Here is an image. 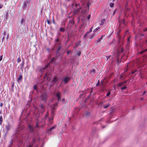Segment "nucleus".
<instances>
[{"label":"nucleus","instance_id":"f257e3e1","mask_svg":"<svg viewBox=\"0 0 147 147\" xmlns=\"http://www.w3.org/2000/svg\"><path fill=\"white\" fill-rule=\"evenodd\" d=\"M48 98L47 94L45 92L42 94L40 96V99L41 101H43L44 102L46 103L47 99Z\"/></svg>","mask_w":147,"mask_h":147},{"label":"nucleus","instance_id":"f03ea898","mask_svg":"<svg viewBox=\"0 0 147 147\" xmlns=\"http://www.w3.org/2000/svg\"><path fill=\"white\" fill-rule=\"evenodd\" d=\"M70 79L69 77H66L63 80V81L65 84H67L68 82V81Z\"/></svg>","mask_w":147,"mask_h":147},{"label":"nucleus","instance_id":"7ed1b4c3","mask_svg":"<svg viewBox=\"0 0 147 147\" xmlns=\"http://www.w3.org/2000/svg\"><path fill=\"white\" fill-rule=\"evenodd\" d=\"M5 128L7 132H8L10 129V125L9 123H8L7 124L5 125Z\"/></svg>","mask_w":147,"mask_h":147},{"label":"nucleus","instance_id":"20e7f679","mask_svg":"<svg viewBox=\"0 0 147 147\" xmlns=\"http://www.w3.org/2000/svg\"><path fill=\"white\" fill-rule=\"evenodd\" d=\"M80 9V8H78L75 9L74 10V13L76 14H78L79 12Z\"/></svg>","mask_w":147,"mask_h":147},{"label":"nucleus","instance_id":"39448f33","mask_svg":"<svg viewBox=\"0 0 147 147\" xmlns=\"http://www.w3.org/2000/svg\"><path fill=\"white\" fill-rule=\"evenodd\" d=\"M56 96L58 98V101H59L60 100L61 98L60 92H57L56 94Z\"/></svg>","mask_w":147,"mask_h":147},{"label":"nucleus","instance_id":"423d86ee","mask_svg":"<svg viewBox=\"0 0 147 147\" xmlns=\"http://www.w3.org/2000/svg\"><path fill=\"white\" fill-rule=\"evenodd\" d=\"M129 9L126 7L125 9V16H126L127 14H129Z\"/></svg>","mask_w":147,"mask_h":147},{"label":"nucleus","instance_id":"0eeeda50","mask_svg":"<svg viewBox=\"0 0 147 147\" xmlns=\"http://www.w3.org/2000/svg\"><path fill=\"white\" fill-rule=\"evenodd\" d=\"M23 138L24 139H25L27 138V139H28V137L29 136L28 134H24L22 136Z\"/></svg>","mask_w":147,"mask_h":147},{"label":"nucleus","instance_id":"6e6552de","mask_svg":"<svg viewBox=\"0 0 147 147\" xmlns=\"http://www.w3.org/2000/svg\"><path fill=\"white\" fill-rule=\"evenodd\" d=\"M28 128L30 129V132H32L34 131V129L31 125H29Z\"/></svg>","mask_w":147,"mask_h":147},{"label":"nucleus","instance_id":"1a4fd4ad","mask_svg":"<svg viewBox=\"0 0 147 147\" xmlns=\"http://www.w3.org/2000/svg\"><path fill=\"white\" fill-rule=\"evenodd\" d=\"M57 103H56L54 104L52 107V109L53 110H54L56 109V108L57 107Z\"/></svg>","mask_w":147,"mask_h":147},{"label":"nucleus","instance_id":"9d476101","mask_svg":"<svg viewBox=\"0 0 147 147\" xmlns=\"http://www.w3.org/2000/svg\"><path fill=\"white\" fill-rule=\"evenodd\" d=\"M56 127V125H55L54 126L52 127H51V128H50V129H48L47 130V131L48 132H49V131H51L52 130L55 129V127Z\"/></svg>","mask_w":147,"mask_h":147},{"label":"nucleus","instance_id":"9b49d317","mask_svg":"<svg viewBox=\"0 0 147 147\" xmlns=\"http://www.w3.org/2000/svg\"><path fill=\"white\" fill-rule=\"evenodd\" d=\"M48 66V65H46L45 67L44 68H42L40 69L39 70L41 72H43L44 70H45Z\"/></svg>","mask_w":147,"mask_h":147},{"label":"nucleus","instance_id":"f8f14e48","mask_svg":"<svg viewBox=\"0 0 147 147\" xmlns=\"http://www.w3.org/2000/svg\"><path fill=\"white\" fill-rule=\"evenodd\" d=\"M105 20V19H102L101 20V22L100 23V25H103L104 24Z\"/></svg>","mask_w":147,"mask_h":147},{"label":"nucleus","instance_id":"ddd939ff","mask_svg":"<svg viewBox=\"0 0 147 147\" xmlns=\"http://www.w3.org/2000/svg\"><path fill=\"white\" fill-rule=\"evenodd\" d=\"M39 107L43 111L45 109V107L42 104H40L39 105Z\"/></svg>","mask_w":147,"mask_h":147},{"label":"nucleus","instance_id":"4468645a","mask_svg":"<svg viewBox=\"0 0 147 147\" xmlns=\"http://www.w3.org/2000/svg\"><path fill=\"white\" fill-rule=\"evenodd\" d=\"M78 5L76 3H75L73 5V7L74 8H79L78 7Z\"/></svg>","mask_w":147,"mask_h":147},{"label":"nucleus","instance_id":"2eb2a0df","mask_svg":"<svg viewBox=\"0 0 147 147\" xmlns=\"http://www.w3.org/2000/svg\"><path fill=\"white\" fill-rule=\"evenodd\" d=\"M58 81V79L56 77H55L53 80V82L54 83H55Z\"/></svg>","mask_w":147,"mask_h":147},{"label":"nucleus","instance_id":"dca6fc26","mask_svg":"<svg viewBox=\"0 0 147 147\" xmlns=\"http://www.w3.org/2000/svg\"><path fill=\"white\" fill-rule=\"evenodd\" d=\"M22 79V75H20L18 79L17 80L18 82Z\"/></svg>","mask_w":147,"mask_h":147},{"label":"nucleus","instance_id":"f3484780","mask_svg":"<svg viewBox=\"0 0 147 147\" xmlns=\"http://www.w3.org/2000/svg\"><path fill=\"white\" fill-rule=\"evenodd\" d=\"M49 121L50 122H51L53 121V116H52L51 117H49Z\"/></svg>","mask_w":147,"mask_h":147},{"label":"nucleus","instance_id":"a211bd4d","mask_svg":"<svg viewBox=\"0 0 147 147\" xmlns=\"http://www.w3.org/2000/svg\"><path fill=\"white\" fill-rule=\"evenodd\" d=\"M103 37V35H102L101 36V37L100 38H99L97 40V42H98L100 41L102 39Z\"/></svg>","mask_w":147,"mask_h":147},{"label":"nucleus","instance_id":"6ab92c4d","mask_svg":"<svg viewBox=\"0 0 147 147\" xmlns=\"http://www.w3.org/2000/svg\"><path fill=\"white\" fill-rule=\"evenodd\" d=\"M59 31L60 32H64L65 31V29L62 27L60 28Z\"/></svg>","mask_w":147,"mask_h":147},{"label":"nucleus","instance_id":"aec40b11","mask_svg":"<svg viewBox=\"0 0 147 147\" xmlns=\"http://www.w3.org/2000/svg\"><path fill=\"white\" fill-rule=\"evenodd\" d=\"M3 122V118L1 116H0V124L1 125L2 122Z\"/></svg>","mask_w":147,"mask_h":147},{"label":"nucleus","instance_id":"412c9836","mask_svg":"<svg viewBox=\"0 0 147 147\" xmlns=\"http://www.w3.org/2000/svg\"><path fill=\"white\" fill-rule=\"evenodd\" d=\"M124 83V82H119L118 83V86L119 87H120L121 85H122Z\"/></svg>","mask_w":147,"mask_h":147},{"label":"nucleus","instance_id":"4be33fe9","mask_svg":"<svg viewBox=\"0 0 147 147\" xmlns=\"http://www.w3.org/2000/svg\"><path fill=\"white\" fill-rule=\"evenodd\" d=\"M147 51V49H146L145 50L142 51L141 52H140L139 53L140 54H142L144 53L145 52H146Z\"/></svg>","mask_w":147,"mask_h":147},{"label":"nucleus","instance_id":"5701e85b","mask_svg":"<svg viewBox=\"0 0 147 147\" xmlns=\"http://www.w3.org/2000/svg\"><path fill=\"white\" fill-rule=\"evenodd\" d=\"M48 116H49V113H48V112H47L46 113V115H45V119H46L47 117H48Z\"/></svg>","mask_w":147,"mask_h":147},{"label":"nucleus","instance_id":"b1692460","mask_svg":"<svg viewBox=\"0 0 147 147\" xmlns=\"http://www.w3.org/2000/svg\"><path fill=\"white\" fill-rule=\"evenodd\" d=\"M56 59V58H55V57H53L51 60V62H53Z\"/></svg>","mask_w":147,"mask_h":147},{"label":"nucleus","instance_id":"393cba45","mask_svg":"<svg viewBox=\"0 0 147 147\" xmlns=\"http://www.w3.org/2000/svg\"><path fill=\"white\" fill-rule=\"evenodd\" d=\"M124 51V49L123 48H121V50H119V53H118V55H119V53L120 52L121 53H122Z\"/></svg>","mask_w":147,"mask_h":147},{"label":"nucleus","instance_id":"a878e982","mask_svg":"<svg viewBox=\"0 0 147 147\" xmlns=\"http://www.w3.org/2000/svg\"><path fill=\"white\" fill-rule=\"evenodd\" d=\"M13 143V140L12 139L10 142V144L9 146V147H11Z\"/></svg>","mask_w":147,"mask_h":147},{"label":"nucleus","instance_id":"bb28decb","mask_svg":"<svg viewBox=\"0 0 147 147\" xmlns=\"http://www.w3.org/2000/svg\"><path fill=\"white\" fill-rule=\"evenodd\" d=\"M47 23L48 24L50 25L51 24V22L48 19H47Z\"/></svg>","mask_w":147,"mask_h":147},{"label":"nucleus","instance_id":"cd10ccee","mask_svg":"<svg viewBox=\"0 0 147 147\" xmlns=\"http://www.w3.org/2000/svg\"><path fill=\"white\" fill-rule=\"evenodd\" d=\"M114 5V4L113 3H111L109 5V6H110V7H113Z\"/></svg>","mask_w":147,"mask_h":147},{"label":"nucleus","instance_id":"c85d7f7f","mask_svg":"<svg viewBox=\"0 0 147 147\" xmlns=\"http://www.w3.org/2000/svg\"><path fill=\"white\" fill-rule=\"evenodd\" d=\"M127 87L126 86H124L123 87H121V89L122 90H124L126 89Z\"/></svg>","mask_w":147,"mask_h":147},{"label":"nucleus","instance_id":"c756f323","mask_svg":"<svg viewBox=\"0 0 147 147\" xmlns=\"http://www.w3.org/2000/svg\"><path fill=\"white\" fill-rule=\"evenodd\" d=\"M33 88H34V90H37V86L36 85H34V86H33Z\"/></svg>","mask_w":147,"mask_h":147},{"label":"nucleus","instance_id":"7c9ffc66","mask_svg":"<svg viewBox=\"0 0 147 147\" xmlns=\"http://www.w3.org/2000/svg\"><path fill=\"white\" fill-rule=\"evenodd\" d=\"M27 5L26 3L25 2L24 3L23 6V8H24L26 7Z\"/></svg>","mask_w":147,"mask_h":147},{"label":"nucleus","instance_id":"2f4dec72","mask_svg":"<svg viewBox=\"0 0 147 147\" xmlns=\"http://www.w3.org/2000/svg\"><path fill=\"white\" fill-rule=\"evenodd\" d=\"M81 53V52L80 51H79L78 52L76 53L77 55L78 56H80Z\"/></svg>","mask_w":147,"mask_h":147},{"label":"nucleus","instance_id":"473e14b6","mask_svg":"<svg viewBox=\"0 0 147 147\" xmlns=\"http://www.w3.org/2000/svg\"><path fill=\"white\" fill-rule=\"evenodd\" d=\"M100 28L99 27H98L97 28L95 29L94 30V32H96Z\"/></svg>","mask_w":147,"mask_h":147},{"label":"nucleus","instance_id":"72a5a7b5","mask_svg":"<svg viewBox=\"0 0 147 147\" xmlns=\"http://www.w3.org/2000/svg\"><path fill=\"white\" fill-rule=\"evenodd\" d=\"M109 106H110V105L109 104H108L107 105H105V106H104V109L107 108H108Z\"/></svg>","mask_w":147,"mask_h":147},{"label":"nucleus","instance_id":"f704fd0d","mask_svg":"<svg viewBox=\"0 0 147 147\" xmlns=\"http://www.w3.org/2000/svg\"><path fill=\"white\" fill-rule=\"evenodd\" d=\"M92 27L90 29L88 32H87L88 34L89 33H90L91 32H92Z\"/></svg>","mask_w":147,"mask_h":147},{"label":"nucleus","instance_id":"c9c22d12","mask_svg":"<svg viewBox=\"0 0 147 147\" xmlns=\"http://www.w3.org/2000/svg\"><path fill=\"white\" fill-rule=\"evenodd\" d=\"M25 21V20L22 18V19L21 21V24H22Z\"/></svg>","mask_w":147,"mask_h":147},{"label":"nucleus","instance_id":"e433bc0d","mask_svg":"<svg viewBox=\"0 0 147 147\" xmlns=\"http://www.w3.org/2000/svg\"><path fill=\"white\" fill-rule=\"evenodd\" d=\"M21 59L20 57H19L18 58L17 61L18 62H20L21 61Z\"/></svg>","mask_w":147,"mask_h":147},{"label":"nucleus","instance_id":"4c0bfd02","mask_svg":"<svg viewBox=\"0 0 147 147\" xmlns=\"http://www.w3.org/2000/svg\"><path fill=\"white\" fill-rule=\"evenodd\" d=\"M99 84H100V82H99V80H98V81L97 83L96 84V86H99Z\"/></svg>","mask_w":147,"mask_h":147},{"label":"nucleus","instance_id":"58836bf2","mask_svg":"<svg viewBox=\"0 0 147 147\" xmlns=\"http://www.w3.org/2000/svg\"><path fill=\"white\" fill-rule=\"evenodd\" d=\"M88 34V33H87V32L84 34V37L85 38L86 37V36H87V34Z\"/></svg>","mask_w":147,"mask_h":147},{"label":"nucleus","instance_id":"ea45409f","mask_svg":"<svg viewBox=\"0 0 147 147\" xmlns=\"http://www.w3.org/2000/svg\"><path fill=\"white\" fill-rule=\"evenodd\" d=\"M90 17H91V15L90 14L88 15L87 17L88 19V20H89L90 18Z\"/></svg>","mask_w":147,"mask_h":147},{"label":"nucleus","instance_id":"a19ab883","mask_svg":"<svg viewBox=\"0 0 147 147\" xmlns=\"http://www.w3.org/2000/svg\"><path fill=\"white\" fill-rule=\"evenodd\" d=\"M110 93H110V92H107V95H106L107 96H109L110 94Z\"/></svg>","mask_w":147,"mask_h":147},{"label":"nucleus","instance_id":"79ce46f5","mask_svg":"<svg viewBox=\"0 0 147 147\" xmlns=\"http://www.w3.org/2000/svg\"><path fill=\"white\" fill-rule=\"evenodd\" d=\"M95 71V70L94 69H93L91 71V72L92 73H94Z\"/></svg>","mask_w":147,"mask_h":147},{"label":"nucleus","instance_id":"37998d69","mask_svg":"<svg viewBox=\"0 0 147 147\" xmlns=\"http://www.w3.org/2000/svg\"><path fill=\"white\" fill-rule=\"evenodd\" d=\"M59 41V39H55V41L57 42H58Z\"/></svg>","mask_w":147,"mask_h":147},{"label":"nucleus","instance_id":"c03bdc74","mask_svg":"<svg viewBox=\"0 0 147 147\" xmlns=\"http://www.w3.org/2000/svg\"><path fill=\"white\" fill-rule=\"evenodd\" d=\"M61 48V47H59L57 49V52L59 51V50H60V49Z\"/></svg>","mask_w":147,"mask_h":147},{"label":"nucleus","instance_id":"a18cd8bd","mask_svg":"<svg viewBox=\"0 0 147 147\" xmlns=\"http://www.w3.org/2000/svg\"><path fill=\"white\" fill-rule=\"evenodd\" d=\"M33 146V144H30L28 146H27V147H32Z\"/></svg>","mask_w":147,"mask_h":147},{"label":"nucleus","instance_id":"49530a36","mask_svg":"<svg viewBox=\"0 0 147 147\" xmlns=\"http://www.w3.org/2000/svg\"><path fill=\"white\" fill-rule=\"evenodd\" d=\"M3 58V56L2 55L0 56V61L2 60Z\"/></svg>","mask_w":147,"mask_h":147},{"label":"nucleus","instance_id":"de8ad7c7","mask_svg":"<svg viewBox=\"0 0 147 147\" xmlns=\"http://www.w3.org/2000/svg\"><path fill=\"white\" fill-rule=\"evenodd\" d=\"M137 71V70H135L134 71H133L131 72V74H134V73H135Z\"/></svg>","mask_w":147,"mask_h":147},{"label":"nucleus","instance_id":"09e8293b","mask_svg":"<svg viewBox=\"0 0 147 147\" xmlns=\"http://www.w3.org/2000/svg\"><path fill=\"white\" fill-rule=\"evenodd\" d=\"M20 130L19 129V127H18V128H17L16 130V131L17 132H19Z\"/></svg>","mask_w":147,"mask_h":147},{"label":"nucleus","instance_id":"8fccbe9b","mask_svg":"<svg viewBox=\"0 0 147 147\" xmlns=\"http://www.w3.org/2000/svg\"><path fill=\"white\" fill-rule=\"evenodd\" d=\"M35 140L34 139H33V140H32V143L33 144V143H35Z\"/></svg>","mask_w":147,"mask_h":147},{"label":"nucleus","instance_id":"3c124183","mask_svg":"<svg viewBox=\"0 0 147 147\" xmlns=\"http://www.w3.org/2000/svg\"><path fill=\"white\" fill-rule=\"evenodd\" d=\"M71 52V51H67V54L69 55V53Z\"/></svg>","mask_w":147,"mask_h":147},{"label":"nucleus","instance_id":"603ef678","mask_svg":"<svg viewBox=\"0 0 147 147\" xmlns=\"http://www.w3.org/2000/svg\"><path fill=\"white\" fill-rule=\"evenodd\" d=\"M146 91H144L142 95H144V94H146Z\"/></svg>","mask_w":147,"mask_h":147},{"label":"nucleus","instance_id":"864d4df0","mask_svg":"<svg viewBox=\"0 0 147 147\" xmlns=\"http://www.w3.org/2000/svg\"><path fill=\"white\" fill-rule=\"evenodd\" d=\"M147 31V28H146L144 30V31Z\"/></svg>","mask_w":147,"mask_h":147},{"label":"nucleus","instance_id":"5fc2aeb1","mask_svg":"<svg viewBox=\"0 0 147 147\" xmlns=\"http://www.w3.org/2000/svg\"><path fill=\"white\" fill-rule=\"evenodd\" d=\"M3 105V104L2 103H1L0 104V106L1 107Z\"/></svg>","mask_w":147,"mask_h":147},{"label":"nucleus","instance_id":"6e6d98bb","mask_svg":"<svg viewBox=\"0 0 147 147\" xmlns=\"http://www.w3.org/2000/svg\"><path fill=\"white\" fill-rule=\"evenodd\" d=\"M53 23L54 24H55V20H54V19H53Z\"/></svg>","mask_w":147,"mask_h":147},{"label":"nucleus","instance_id":"4d7b16f0","mask_svg":"<svg viewBox=\"0 0 147 147\" xmlns=\"http://www.w3.org/2000/svg\"><path fill=\"white\" fill-rule=\"evenodd\" d=\"M45 77H47V76H48V74H47V73H46L45 75Z\"/></svg>","mask_w":147,"mask_h":147},{"label":"nucleus","instance_id":"13d9d810","mask_svg":"<svg viewBox=\"0 0 147 147\" xmlns=\"http://www.w3.org/2000/svg\"><path fill=\"white\" fill-rule=\"evenodd\" d=\"M3 7V5L0 4V9L2 8Z\"/></svg>","mask_w":147,"mask_h":147},{"label":"nucleus","instance_id":"bf43d9fd","mask_svg":"<svg viewBox=\"0 0 147 147\" xmlns=\"http://www.w3.org/2000/svg\"><path fill=\"white\" fill-rule=\"evenodd\" d=\"M92 90H91V91L90 92V94H91L92 93V90H93V88H92Z\"/></svg>","mask_w":147,"mask_h":147},{"label":"nucleus","instance_id":"052dcab7","mask_svg":"<svg viewBox=\"0 0 147 147\" xmlns=\"http://www.w3.org/2000/svg\"><path fill=\"white\" fill-rule=\"evenodd\" d=\"M110 56H108L107 57V59L108 58H109L110 57Z\"/></svg>","mask_w":147,"mask_h":147},{"label":"nucleus","instance_id":"680f3d73","mask_svg":"<svg viewBox=\"0 0 147 147\" xmlns=\"http://www.w3.org/2000/svg\"><path fill=\"white\" fill-rule=\"evenodd\" d=\"M89 113H88V112H87L86 113V115H89Z\"/></svg>","mask_w":147,"mask_h":147},{"label":"nucleus","instance_id":"e2e57ef3","mask_svg":"<svg viewBox=\"0 0 147 147\" xmlns=\"http://www.w3.org/2000/svg\"><path fill=\"white\" fill-rule=\"evenodd\" d=\"M36 127H38V126L37 123V125H36Z\"/></svg>","mask_w":147,"mask_h":147},{"label":"nucleus","instance_id":"0e129e2a","mask_svg":"<svg viewBox=\"0 0 147 147\" xmlns=\"http://www.w3.org/2000/svg\"><path fill=\"white\" fill-rule=\"evenodd\" d=\"M144 36V34H141V36Z\"/></svg>","mask_w":147,"mask_h":147},{"label":"nucleus","instance_id":"69168bd1","mask_svg":"<svg viewBox=\"0 0 147 147\" xmlns=\"http://www.w3.org/2000/svg\"><path fill=\"white\" fill-rule=\"evenodd\" d=\"M129 39H130V38H128V41H129Z\"/></svg>","mask_w":147,"mask_h":147},{"label":"nucleus","instance_id":"338daca9","mask_svg":"<svg viewBox=\"0 0 147 147\" xmlns=\"http://www.w3.org/2000/svg\"><path fill=\"white\" fill-rule=\"evenodd\" d=\"M127 82V81H125V82H124V83H125Z\"/></svg>","mask_w":147,"mask_h":147},{"label":"nucleus","instance_id":"774afa93","mask_svg":"<svg viewBox=\"0 0 147 147\" xmlns=\"http://www.w3.org/2000/svg\"><path fill=\"white\" fill-rule=\"evenodd\" d=\"M140 99H141V100H143V99L142 98H141Z\"/></svg>","mask_w":147,"mask_h":147}]
</instances>
